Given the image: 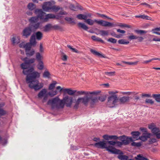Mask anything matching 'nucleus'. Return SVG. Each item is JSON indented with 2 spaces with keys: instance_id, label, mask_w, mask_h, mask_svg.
<instances>
[{
  "instance_id": "f257e3e1",
  "label": "nucleus",
  "mask_w": 160,
  "mask_h": 160,
  "mask_svg": "<svg viewBox=\"0 0 160 160\" xmlns=\"http://www.w3.org/2000/svg\"><path fill=\"white\" fill-rule=\"evenodd\" d=\"M24 62L21 64L20 67L23 69V73L27 75L26 82L28 84L29 87L35 91L41 89L43 86V83H39L38 80H35L37 78L40 77L39 73L37 72H33L34 69L33 68L28 69L29 66L26 62Z\"/></svg>"
},
{
  "instance_id": "f03ea898",
  "label": "nucleus",
  "mask_w": 160,
  "mask_h": 160,
  "mask_svg": "<svg viewBox=\"0 0 160 160\" xmlns=\"http://www.w3.org/2000/svg\"><path fill=\"white\" fill-rule=\"evenodd\" d=\"M118 92L117 91H110L108 92L109 95L108 98L107 105L108 107L114 108L118 105V97L116 94Z\"/></svg>"
},
{
  "instance_id": "7ed1b4c3",
  "label": "nucleus",
  "mask_w": 160,
  "mask_h": 160,
  "mask_svg": "<svg viewBox=\"0 0 160 160\" xmlns=\"http://www.w3.org/2000/svg\"><path fill=\"white\" fill-rule=\"evenodd\" d=\"M47 104L50 106L52 109H62L64 108V103L58 96L49 99Z\"/></svg>"
},
{
  "instance_id": "20e7f679",
  "label": "nucleus",
  "mask_w": 160,
  "mask_h": 160,
  "mask_svg": "<svg viewBox=\"0 0 160 160\" xmlns=\"http://www.w3.org/2000/svg\"><path fill=\"white\" fill-rule=\"evenodd\" d=\"M34 12L35 14L37 15L38 19L39 18L43 22H48L49 19L56 18L55 16L52 13L46 14V13L43 12L41 9H36Z\"/></svg>"
},
{
  "instance_id": "39448f33",
  "label": "nucleus",
  "mask_w": 160,
  "mask_h": 160,
  "mask_svg": "<svg viewBox=\"0 0 160 160\" xmlns=\"http://www.w3.org/2000/svg\"><path fill=\"white\" fill-rule=\"evenodd\" d=\"M94 146L98 148H106V150L112 153L113 154H120L121 151L120 150L117 149L113 147L106 146V143L100 141L99 142H97L94 144Z\"/></svg>"
},
{
  "instance_id": "423d86ee",
  "label": "nucleus",
  "mask_w": 160,
  "mask_h": 160,
  "mask_svg": "<svg viewBox=\"0 0 160 160\" xmlns=\"http://www.w3.org/2000/svg\"><path fill=\"white\" fill-rule=\"evenodd\" d=\"M38 99L42 100V102H45L48 99V92L46 88H43L41 90L38 94Z\"/></svg>"
},
{
  "instance_id": "0eeeda50",
  "label": "nucleus",
  "mask_w": 160,
  "mask_h": 160,
  "mask_svg": "<svg viewBox=\"0 0 160 160\" xmlns=\"http://www.w3.org/2000/svg\"><path fill=\"white\" fill-rule=\"evenodd\" d=\"M55 3V2L53 1L45 2L42 5V9L45 12H49L51 10L52 6L54 5Z\"/></svg>"
},
{
  "instance_id": "6e6552de",
  "label": "nucleus",
  "mask_w": 160,
  "mask_h": 160,
  "mask_svg": "<svg viewBox=\"0 0 160 160\" xmlns=\"http://www.w3.org/2000/svg\"><path fill=\"white\" fill-rule=\"evenodd\" d=\"M62 102L64 103V106L65 105L68 107H70L73 102V98L68 96L64 97L62 99Z\"/></svg>"
},
{
  "instance_id": "1a4fd4ad",
  "label": "nucleus",
  "mask_w": 160,
  "mask_h": 160,
  "mask_svg": "<svg viewBox=\"0 0 160 160\" xmlns=\"http://www.w3.org/2000/svg\"><path fill=\"white\" fill-rule=\"evenodd\" d=\"M106 24H104V25L105 27H115L117 26H119L120 27H126L130 28V26L128 25H127L125 24H123L121 23H116L114 24L113 23H111L106 21Z\"/></svg>"
},
{
  "instance_id": "9d476101",
  "label": "nucleus",
  "mask_w": 160,
  "mask_h": 160,
  "mask_svg": "<svg viewBox=\"0 0 160 160\" xmlns=\"http://www.w3.org/2000/svg\"><path fill=\"white\" fill-rule=\"evenodd\" d=\"M85 22L90 25H93L94 22H96L98 24L104 27H105L104 25L106 24V23L105 22H106V21L102 20L98 21L97 20L95 19L94 20H93L90 19H86Z\"/></svg>"
},
{
  "instance_id": "9b49d317",
  "label": "nucleus",
  "mask_w": 160,
  "mask_h": 160,
  "mask_svg": "<svg viewBox=\"0 0 160 160\" xmlns=\"http://www.w3.org/2000/svg\"><path fill=\"white\" fill-rule=\"evenodd\" d=\"M118 139L121 141L124 145H128L130 142L133 141V139L132 137H127L124 135L118 137Z\"/></svg>"
},
{
  "instance_id": "f8f14e48",
  "label": "nucleus",
  "mask_w": 160,
  "mask_h": 160,
  "mask_svg": "<svg viewBox=\"0 0 160 160\" xmlns=\"http://www.w3.org/2000/svg\"><path fill=\"white\" fill-rule=\"evenodd\" d=\"M57 90H59V92H61L62 91L65 93H67L68 94L70 95H72L77 92L76 90H72L70 88H64L63 89L60 86H58L56 87Z\"/></svg>"
},
{
  "instance_id": "ddd939ff",
  "label": "nucleus",
  "mask_w": 160,
  "mask_h": 160,
  "mask_svg": "<svg viewBox=\"0 0 160 160\" xmlns=\"http://www.w3.org/2000/svg\"><path fill=\"white\" fill-rule=\"evenodd\" d=\"M32 32V28L30 27L25 28L22 31V36L25 38H28L29 36Z\"/></svg>"
},
{
  "instance_id": "4468645a",
  "label": "nucleus",
  "mask_w": 160,
  "mask_h": 160,
  "mask_svg": "<svg viewBox=\"0 0 160 160\" xmlns=\"http://www.w3.org/2000/svg\"><path fill=\"white\" fill-rule=\"evenodd\" d=\"M77 93L79 95H82L83 94H85V95H88L89 94H94L97 95V94L101 92V91H93V92H85L83 91H80L77 92Z\"/></svg>"
},
{
  "instance_id": "2eb2a0df",
  "label": "nucleus",
  "mask_w": 160,
  "mask_h": 160,
  "mask_svg": "<svg viewBox=\"0 0 160 160\" xmlns=\"http://www.w3.org/2000/svg\"><path fill=\"white\" fill-rule=\"evenodd\" d=\"M69 8L72 10L76 11L77 9H79L81 10L83 9L82 7L79 5L78 3H76V6L71 3H69Z\"/></svg>"
},
{
  "instance_id": "dca6fc26",
  "label": "nucleus",
  "mask_w": 160,
  "mask_h": 160,
  "mask_svg": "<svg viewBox=\"0 0 160 160\" xmlns=\"http://www.w3.org/2000/svg\"><path fill=\"white\" fill-rule=\"evenodd\" d=\"M132 135L133 141L138 140L139 139V136L140 135V133L138 131L132 132L131 133Z\"/></svg>"
},
{
  "instance_id": "f3484780",
  "label": "nucleus",
  "mask_w": 160,
  "mask_h": 160,
  "mask_svg": "<svg viewBox=\"0 0 160 160\" xmlns=\"http://www.w3.org/2000/svg\"><path fill=\"white\" fill-rule=\"evenodd\" d=\"M129 97L128 96H123L118 98V100L121 104H124L129 100Z\"/></svg>"
},
{
  "instance_id": "a211bd4d",
  "label": "nucleus",
  "mask_w": 160,
  "mask_h": 160,
  "mask_svg": "<svg viewBox=\"0 0 160 160\" xmlns=\"http://www.w3.org/2000/svg\"><path fill=\"white\" fill-rule=\"evenodd\" d=\"M89 95H86L83 97L80 98L82 103L85 106H87L88 104V102H89Z\"/></svg>"
},
{
  "instance_id": "6ab92c4d",
  "label": "nucleus",
  "mask_w": 160,
  "mask_h": 160,
  "mask_svg": "<svg viewBox=\"0 0 160 160\" xmlns=\"http://www.w3.org/2000/svg\"><path fill=\"white\" fill-rule=\"evenodd\" d=\"M90 103L91 105H94L98 101V98L97 97H93L92 96H89Z\"/></svg>"
},
{
  "instance_id": "aec40b11",
  "label": "nucleus",
  "mask_w": 160,
  "mask_h": 160,
  "mask_svg": "<svg viewBox=\"0 0 160 160\" xmlns=\"http://www.w3.org/2000/svg\"><path fill=\"white\" fill-rule=\"evenodd\" d=\"M21 59L22 61L26 62L29 66L30 64L34 63L35 61V59L34 58L29 59L27 57L21 58Z\"/></svg>"
},
{
  "instance_id": "412c9836",
  "label": "nucleus",
  "mask_w": 160,
  "mask_h": 160,
  "mask_svg": "<svg viewBox=\"0 0 160 160\" xmlns=\"http://www.w3.org/2000/svg\"><path fill=\"white\" fill-rule=\"evenodd\" d=\"M152 133L156 136L158 139L160 138V130L159 128H156L153 129Z\"/></svg>"
},
{
  "instance_id": "4be33fe9",
  "label": "nucleus",
  "mask_w": 160,
  "mask_h": 160,
  "mask_svg": "<svg viewBox=\"0 0 160 160\" xmlns=\"http://www.w3.org/2000/svg\"><path fill=\"white\" fill-rule=\"evenodd\" d=\"M103 138L106 140L109 139H115L116 140L118 138L117 136L116 135H105L103 136Z\"/></svg>"
},
{
  "instance_id": "5701e85b",
  "label": "nucleus",
  "mask_w": 160,
  "mask_h": 160,
  "mask_svg": "<svg viewBox=\"0 0 160 160\" xmlns=\"http://www.w3.org/2000/svg\"><path fill=\"white\" fill-rule=\"evenodd\" d=\"M90 51L95 56L102 58L105 57L103 55L94 49H91Z\"/></svg>"
},
{
  "instance_id": "b1692460",
  "label": "nucleus",
  "mask_w": 160,
  "mask_h": 160,
  "mask_svg": "<svg viewBox=\"0 0 160 160\" xmlns=\"http://www.w3.org/2000/svg\"><path fill=\"white\" fill-rule=\"evenodd\" d=\"M135 17L136 18H142L143 19L148 20H150L152 21V18L149 16L144 15H136L135 16Z\"/></svg>"
},
{
  "instance_id": "393cba45",
  "label": "nucleus",
  "mask_w": 160,
  "mask_h": 160,
  "mask_svg": "<svg viewBox=\"0 0 160 160\" xmlns=\"http://www.w3.org/2000/svg\"><path fill=\"white\" fill-rule=\"evenodd\" d=\"M38 20V17H32L28 19L29 22L32 24H33V23H35L37 22Z\"/></svg>"
},
{
  "instance_id": "a878e982",
  "label": "nucleus",
  "mask_w": 160,
  "mask_h": 160,
  "mask_svg": "<svg viewBox=\"0 0 160 160\" xmlns=\"http://www.w3.org/2000/svg\"><path fill=\"white\" fill-rule=\"evenodd\" d=\"M78 27L84 30H87L88 29V28L85 24L81 22H79L78 24Z\"/></svg>"
},
{
  "instance_id": "bb28decb",
  "label": "nucleus",
  "mask_w": 160,
  "mask_h": 160,
  "mask_svg": "<svg viewBox=\"0 0 160 160\" xmlns=\"http://www.w3.org/2000/svg\"><path fill=\"white\" fill-rule=\"evenodd\" d=\"M27 7L29 10L32 11L36 8V5L33 3L30 2L28 3Z\"/></svg>"
},
{
  "instance_id": "cd10ccee",
  "label": "nucleus",
  "mask_w": 160,
  "mask_h": 160,
  "mask_svg": "<svg viewBox=\"0 0 160 160\" xmlns=\"http://www.w3.org/2000/svg\"><path fill=\"white\" fill-rule=\"evenodd\" d=\"M30 43L32 46H35L36 44V42L35 40V38L34 36H32L31 37Z\"/></svg>"
},
{
  "instance_id": "c85d7f7f",
  "label": "nucleus",
  "mask_w": 160,
  "mask_h": 160,
  "mask_svg": "<svg viewBox=\"0 0 160 160\" xmlns=\"http://www.w3.org/2000/svg\"><path fill=\"white\" fill-rule=\"evenodd\" d=\"M82 103L80 98H78L75 102V103L73 106V108L75 109H77L78 108L79 105Z\"/></svg>"
},
{
  "instance_id": "c756f323",
  "label": "nucleus",
  "mask_w": 160,
  "mask_h": 160,
  "mask_svg": "<svg viewBox=\"0 0 160 160\" xmlns=\"http://www.w3.org/2000/svg\"><path fill=\"white\" fill-rule=\"evenodd\" d=\"M77 17L78 19L80 20H86L87 18V16L86 15L82 14H79L77 16Z\"/></svg>"
},
{
  "instance_id": "7c9ffc66",
  "label": "nucleus",
  "mask_w": 160,
  "mask_h": 160,
  "mask_svg": "<svg viewBox=\"0 0 160 160\" xmlns=\"http://www.w3.org/2000/svg\"><path fill=\"white\" fill-rule=\"evenodd\" d=\"M35 52L34 50L32 49L26 52V54L27 56L31 57L34 54Z\"/></svg>"
},
{
  "instance_id": "2f4dec72",
  "label": "nucleus",
  "mask_w": 160,
  "mask_h": 160,
  "mask_svg": "<svg viewBox=\"0 0 160 160\" xmlns=\"http://www.w3.org/2000/svg\"><path fill=\"white\" fill-rule=\"evenodd\" d=\"M57 84V82L55 81H53L52 83H51L48 89L52 90L55 88L56 85Z\"/></svg>"
},
{
  "instance_id": "473e14b6",
  "label": "nucleus",
  "mask_w": 160,
  "mask_h": 160,
  "mask_svg": "<svg viewBox=\"0 0 160 160\" xmlns=\"http://www.w3.org/2000/svg\"><path fill=\"white\" fill-rule=\"evenodd\" d=\"M36 38L38 40H40L42 38V34L40 31L36 32Z\"/></svg>"
},
{
  "instance_id": "72a5a7b5",
  "label": "nucleus",
  "mask_w": 160,
  "mask_h": 160,
  "mask_svg": "<svg viewBox=\"0 0 160 160\" xmlns=\"http://www.w3.org/2000/svg\"><path fill=\"white\" fill-rule=\"evenodd\" d=\"M52 28V25L50 24H48L46 25L44 27V31L47 32L49 31Z\"/></svg>"
},
{
  "instance_id": "f704fd0d",
  "label": "nucleus",
  "mask_w": 160,
  "mask_h": 160,
  "mask_svg": "<svg viewBox=\"0 0 160 160\" xmlns=\"http://www.w3.org/2000/svg\"><path fill=\"white\" fill-rule=\"evenodd\" d=\"M51 74L48 71L46 70L43 74V76L44 78H50Z\"/></svg>"
},
{
  "instance_id": "c9c22d12",
  "label": "nucleus",
  "mask_w": 160,
  "mask_h": 160,
  "mask_svg": "<svg viewBox=\"0 0 160 160\" xmlns=\"http://www.w3.org/2000/svg\"><path fill=\"white\" fill-rule=\"evenodd\" d=\"M118 157L119 159L121 160H134L132 159L128 160V157L126 155H118Z\"/></svg>"
},
{
  "instance_id": "e433bc0d",
  "label": "nucleus",
  "mask_w": 160,
  "mask_h": 160,
  "mask_svg": "<svg viewBox=\"0 0 160 160\" xmlns=\"http://www.w3.org/2000/svg\"><path fill=\"white\" fill-rule=\"evenodd\" d=\"M32 45H30V43L29 42L27 43L24 48H25V52L31 50Z\"/></svg>"
},
{
  "instance_id": "4c0bfd02",
  "label": "nucleus",
  "mask_w": 160,
  "mask_h": 160,
  "mask_svg": "<svg viewBox=\"0 0 160 160\" xmlns=\"http://www.w3.org/2000/svg\"><path fill=\"white\" fill-rule=\"evenodd\" d=\"M58 93L57 91L56 90L55 91H51L48 92V96L52 97L56 95Z\"/></svg>"
},
{
  "instance_id": "58836bf2",
  "label": "nucleus",
  "mask_w": 160,
  "mask_h": 160,
  "mask_svg": "<svg viewBox=\"0 0 160 160\" xmlns=\"http://www.w3.org/2000/svg\"><path fill=\"white\" fill-rule=\"evenodd\" d=\"M128 41L124 39H121L118 41V43L120 44H127L129 43Z\"/></svg>"
},
{
  "instance_id": "ea45409f",
  "label": "nucleus",
  "mask_w": 160,
  "mask_h": 160,
  "mask_svg": "<svg viewBox=\"0 0 160 160\" xmlns=\"http://www.w3.org/2000/svg\"><path fill=\"white\" fill-rule=\"evenodd\" d=\"M38 68L39 70H42L43 68L44 65L43 62L42 61H38Z\"/></svg>"
},
{
  "instance_id": "a19ab883",
  "label": "nucleus",
  "mask_w": 160,
  "mask_h": 160,
  "mask_svg": "<svg viewBox=\"0 0 160 160\" xmlns=\"http://www.w3.org/2000/svg\"><path fill=\"white\" fill-rule=\"evenodd\" d=\"M152 97L158 102H160V94H153Z\"/></svg>"
},
{
  "instance_id": "79ce46f5",
  "label": "nucleus",
  "mask_w": 160,
  "mask_h": 160,
  "mask_svg": "<svg viewBox=\"0 0 160 160\" xmlns=\"http://www.w3.org/2000/svg\"><path fill=\"white\" fill-rule=\"evenodd\" d=\"M62 9V8L60 7L59 6H56L54 5L52 6L51 9L52 10L55 12H57L58 10Z\"/></svg>"
},
{
  "instance_id": "37998d69",
  "label": "nucleus",
  "mask_w": 160,
  "mask_h": 160,
  "mask_svg": "<svg viewBox=\"0 0 160 160\" xmlns=\"http://www.w3.org/2000/svg\"><path fill=\"white\" fill-rule=\"evenodd\" d=\"M12 41L13 44H18L19 42V39L18 37H17V38L14 37H13L11 40Z\"/></svg>"
},
{
  "instance_id": "c03bdc74",
  "label": "nucleus",
  "mask_w": 160,
  "mask_h": 160,
  "mask_svg": "<svg viewBox=\"0 0 160 160\" xmlns=\"http://www.w3.org/2000/svg\"><path fill=\"white\" fill-rule=\"evenodd\" d=\"M36 58L38 61H42V56L40 54L39 52H37L36 54Z\"/></svg>"
},
{
  "instance_id": "a18cd8bd",
  "label": "nucleus",
  "mask_w": 160,
  "mask_h": 160,
  "mask_svg": "<svg viewBox=\"0 0 160 160\" xmlns=\"http://www.w3.org/2000/svg\"><path fill=\"white\" fill-rule=\"evenodd\" d=\"M99 32L102 36H107L108 34V31L101 30L99 31Z\"/></svg>"
},
{
  "instance_id": "49530a36",
  "label": "nucleus",
  "mask_w": 160,
  "mask_h": 160,
  "mask_svg": "<svg viewBox=\"0 0 160 160\" xmlns=\"http://www.w3.org/2000/svg\"><path fill=\"white\" fill-rule=\"evenodd\" d=\"M131 145L134 147H139L141 146L142 142H133L132 143Z\"/></svg>"
},
{
  "instance_id": "de8ad7c7",
  "label": "nucleus",
  "mask_w": 160,
  "mask_h": 160,
  "mask_svg": "<svg viewBox=\"0 0 160 160\" xmlns=\"http://www.w3.org/2000/svg\"><path fill=\"white\" fill-rule=\"evenodd\" d=\"M105 74L109 76H113L115 75V72H105Z\"/></svg>"
},
{
  "instance_id": "09e8293b",
  "label": "nucleus",
  "mask_w": 160,
  "mask_h": 160,
  "mask_svg": "<svg viewBox=\"0 0 160 160\" xmlns=\"http://www.w3.org/2000/svg\"><path fill=\"white\" fill-rule=\"evenodd\" d=\"M65 20L68 22L70 23H75L73 20V19L72 18L66 17L65 18Z\"/></svg>"
},
{
  "instance_id": "8fccbe9b",
  "label": "nucleus",
  "mask_w": 160,
  "mask_h": 160,
  "mask_svg": "<svg viewBox=\"0 0 160 160\" xmlns=\"http://www.w3.org/2000/svg\"><path fill=\"white\" fill-rule=\"evenodd\" d=\"M138 61H137L133 62H127L125 61H123L122 62L125 64H128L129 65H136L137 64Z\"/></svg>"
},
{
  "instance_id": "3c124183",
  "label": "nucleus",
  "mask_w": 160,
  "mask_h": 160,
  "mask_svg": "<svg viewBox=\"0 0 160 160\" xmlns=\"http://www.w3.org/2000/svg\"><path fill=\"white\" fill-rule=\"evenodd\" d=\"M40 24V22H37V23L32 24V26L34 29H37L39 28Z\"/></svg>"
},
{
  "instance_id": "603ef678",
  "label": "nucleus",
  "mask_w": 160,
  "mask_h": 160,
  "mask_svg": "<svg viewBox=\"0 0 160 160\" xmlns=\"http://www.w3.org/2000/svg\"><path fill=\"white\" fill-rule=\"evenodd\" d=\"M136 159L139 160H148L147 158L141 156L140 155H137Z\"/></svg>"
},
{
  "instance_id": "864d4df0",
  "label": "nucleus",
  "mask_w": 160,
  "mask_h": 160,
  "mask_svg": "<svg viewBox=\"0 0 160 160\" xmlns=\"http://www.w3.org/2000/svg\"><path fill=\"white\" fill-rule=\"evenodd\" d=\"M136 32L138 34H142L147 33V32L143 30H138L136 31Z\"/></svg>"
},
{
  "instance_id": "5fc2aeb1",
  "label": "nucleus",
  "mask_w": 160,
  "mask_h": 160,
  "mask_svg": "<svg viewBox=\"0 0 160 160\" xmlns=\"http://www.w3.org/2000/svg\"><path fill=\"white\" fill-rule=\"evenodd\" d=\"M108 41L112 43H115L117 42V40L112 38H110L108 40Z\"/></svg>"
},
{
  "instance_id": "6e6d98bb",
  "label": "nucleus",
  "mask_w": 160,
  "mask_h": 160,
  "mask_svg": "<svg viewBox=\"0 0 160 160\" xmlns=\"http://www.w3.org/2000/svg\"><path fill=\"white\" fill-rule=\"evenodd\" d=\"M139 139H140L143 141H145L147 139L143 135L142 136L139 137Z\"/></svg>"
},
{
  "instance_id": "4d7b16f0",
  "label": "nucleus",
  "mask_w": 160,
  "mask_h": 160,
  "mask_svg": "<svg viewBox=\"0 0 160 160\" xmlns=\"http://www.w3.org/2000/svg\"><path fill=\"white\" fill-rule=\"evenodd\" d=\"M52 28L56 30H58L61 29V27L58 25H54L52 26Z\"/></svg>"
},
{
  "instance_id": "13d9d810",
  "label": "nucleus",
  "mask_w": 160,
  "mask_h": 160,
  "mask_svg": "<svg viewBox=\"0 0 160 160\" xmlns=\"http://www.w3.org/2000/svg\"><path fill=\"white\" fill-rule=\"evenodd\" d=\"M155 125L153 123H152L148 125V128L152 130H152L154 128H156V127H154Z\"/></svg>"
},
{
  "instance_id": "bf43d9fd",
  "label": "nucleus",
  "mask_w": 160,
  "mask_h": 160,
  "mask_svg": "<svg viewBox=\"0 0 160 160\" xmlns=\"http://www.w3.org/2000/svg\"><path fill=\"white\" fill-rule=\"evenodd\" d=\"M145 102L147 103H149L151 104H153L154 103V102L152 100L150 99H147L146 100Z\"/></svg>"
},
{
  "instance_id": "052dcab7",
  "label": "nucleus",
  "mask_w": 160,
  "mask_h": 160,
  "mask_svg": "<svg viewBox=\"0 0 160 160\" xmlns=\"http://www.w3.org/2000/svg\"><path fill=\"white\" fill-rule=\"evenodd\" d=\"M120 93L123 94V95H125V94H128V95H130L132 93H135V92H120Z\"/></svg>"
},
{
  "instance_id": "680f3d73",
  "label": "nucleus",
  "mask_w": 160,
  "mask_h": 160,
  "mask_svg": "<svg viewBox=\"0 0 160 160\" xmlns=\"http://www.w3.org/2000/svg\"><path fill=\"white\" fill-rule=\"evenodd\" d=\"M143 135L148 139V138H150L151 134L149 133H148L147 132L145 133H143Z\"/></svg>"
},
{
  "instance_id": "e2e57ef3",
  "label": "nucleus",
  "mask_w": 160,
  "mask_h": 160,
  "mask_svg": "<svg viewBox=\"0 0 160 160\" xmlns=\"http://www.w3.org/2000/svg\"><path fill=\"white\" fill-rule=\"evenodd\" d=\"M128 38L130 40L136 39H138L137 37L135 35H131L128 37Z\"/></svg>"
},
{
  "instance_id": "0e129e2a",
  "label": "nucleus",
  "mask_w": 160,
  "mask_h": 160,
  "mask_svg": "<svg viewBox=\"0 0 160 160\" xmlns=\"http://www.w3.org/2000/svg\"><path fill=\"white\" fill-rule=\"evenodd\" d=\"M98 100H99L101 102H103L105 100V98L103 96L99 97L98 98Z\"/></svg>"
},
{
  "instance_id": "69168bd1",
  "label": "nucleus",
  "mask_w": 160,
  "mask_h": 160,
  "mask_svg": "<svg viewBox=\"0 0 160 160\" xmlns=\"http://www.w3.org/2000/svg\"><path fill=\"white\" fill-rule=\"evenodd\" d=\"M107 143L110 145H115L116 144V142L113 141H109Z\"/></svg>"
},
{
  "instance_id": "338daca9",
  "label": "nucleus",
  "mask_w": 160,
  "mask_h": 160,
  "mask_svg": "<svg viewBox=\"0 0 160 160\" xmlns=\"http://www.w3.org/2000/svg\"><path fill=\"white\" fill-rule=\"evenodd\" d=\"M116 145L120 147L122 146V145L123 144V142H121L119 141H116Z\"/></svg>"
},
{
  "instance_id": "774afa93",
  "label": "nucleus",
  "mask_w": 160,
  "mask_h": 160,
  "mask_svg": "<svg viewBox=\"0 0 160 160\" xmlns=\"http://www.w3.org/2000/svg\"><path fill=\"white\" fill-rule=\"evenodd\" d=\"M39 51L41 52H42L44 51V49L43 48V47L42 44L41 43L40 45Z\"/></svg>"
}]
</instances>
